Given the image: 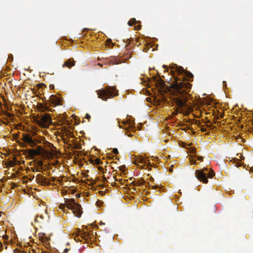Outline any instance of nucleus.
Here are the masks:
<instances>
[{
	"mask_svg": "<svg viewBox=\"0 0 253 253\" xmlns=\"http://www.w3.org/2000/svg\"><path fill=\"white\" fill-rule=\"evenodd\" d=\"M186 88H189L190 86V84H185L184 83H177L175 84V88L174 89L175 96L173 97V100H174L177 106V112L187 114L188 112L189 107L187 104L185 98L182 93L184 92L183 88L184 86Z\"/></svg>",
	"mask_w": 253,
	"mask_h": 253,
	"instance_id": "obj_1",
	"label": "nucleus"
},
{
	"mask_svg": "<svg viewBox=\"0 0 253 253\" xmlns=\"http://www.w3.org/2000/svg\"><path fill=\"white\" fill-rule=\"evenodd\" d=\"M97 95L99 98L103 100H106L107 98L117 96V93L115 87H109L106 90L101 89L97 91Z\"/></svg>",
	"mask_w": 253,
	"mask_h": 253,
	"instance_id": "obj_2",
	"label": "nucleus"
},
{
	"mask_svg": "<svg viewBox=\"0 0 253 253\" xmlns=\"http://www.w3.org/2000/svg\"><path fill=\"white\" fill-rule=\"evenodd\" d=\"M68 208L73 211L74 214L78 217H80L83 213L81 205L77 203L74 199H67L66 201Z\"/></svg>",
	"mask_w": 253,
	"mask_h": 253,
	"instance_id": "obj_3",
	"label": "nucleus"
},
{
	"mask_svg": "<svg viewBox=\"0 0 253 253\" xmlns=\"http://www.w3.org/2000/svg\"><path fill=\"white\" fill-rule=\"evenodd\" d=\"M208 168H204L202 170H196L195 172L196 176L198 179L200 181L203 182L204 183H207L208 182V177L211 178L214 175V173L213 171L209 173L208 175L204 172L205 171H208Z\"/></svg>",
	"mask_w": 253,
	"mask_h": 253,
	"instance_id": "obj_4",
	"label": "nucleus"
},
{
	"mask_svg": "<svg viewBox=\"0 0 253 253\" xmlns=\"http://www.w3.org/2000/svg\"><path fill=\"white\" fill-rule=\"evenodd\" d=\"M21 139L23 142V146L25 147H35L38 142L37 139L33 138L30 134L29 133H23Z\"/></svg>",
	"mask_w": 253,
	"mask_h": 253,
	"instance_id": "obj_5",
	"label": "nucleus"
},
{
	"mask_svg": "<svg viewBox=\"0 0 253 253\" xmlns=\"http://www.w3.org/2000/svg\"><path fill=\"white\" fill-rule=\"evenodd\" d=\"M38 124L42 127H47L52 123L50 116L47 114L42 115L39 120H37Z\"/></svg>",
	"mask_w": 253,
	"mask_h": 253,
	"instance_id": "obj_6",
	"label": "nucleus"
},
{
	"mask_svg": "<svg viewBox=\"0 0 253 253\" xmlns=\"http://www.w3.org/2000/svg\"><path fill=\"white\" fill-rule=\"evenodd\" d=\"M138 168L144 169H149L151 166V163L148 159H134L133 162Z\"/></svg>",
	"mask_w": 253,
	"mask_h": 253,
	"instance_id": "obj_7",
	"label": "nucleus"
},
{
	"mask_svg": "<svg viewBox=\"0 0 253 253\" xmlns=\"http://www.w3.org/2000/svg\"><path fill=\"white\" fill-rule=\"evenodd\" d=\"M21 164L20 161H18V159H4L2 161L1 165L3 168H9L12 167L16 165H20Z\"/></svg>",
	"mask_w": 253,
	"mask_h": 253,
	"instance_id": "obj_8",
	"label": "nucleus"
},
{
	"mask_svg": "<svg viewBox=\"0 0 253 253\" xmlns=\"http://www.w3.org/2000/svg\"><path fill=\"white\" fill-rule=\"evenodd\" d=\"M88 161L89 162L90 164L92 165H98L97 167L98 169L101 172L104 173V169L102 166H100L101 165L102 166H104L105 167H107V164H108V162H103L101 161V159H88Z\"/></svg>",
	"mask_w": 253,
	"mask_h": 253,
	"instance_id": "obj_9",
	"label": "nucleus"
},
{
	"mask_svg": "<svg viewBox=\"0 0 253 253\" xmlns=\"http://www.w3.org/2000/svg\"><path fill=\"white\" fill-rule=\"evenodd\" d=\"M34 162L36 163L37 166V170L40 171L41 170H45L47 168L46 164L41 161L40 159H34Z\"/></svg>",
	"mask_w": 253,
	"mask_h": 253,
	"instance_id": "obj_10",
	"label": "nucleus"
},
{
	"mask_svg": "<svg viewBox=\"0 0 253 253\" xmlns=\"http://www.w3.org/2000/svg\"><path fill=\"white\" fill-rule=\"evenodd\" d=\"M48 218V216L46 213L44 214H41L37 215L35 218V222H38L41 224H44Z\"/></svg>",
	"mask_w": 253,
	"mask_h": 253,
	"instance_id": "obj_11",
	"label": "nucleus"
},
{
	"mask_svg": "<svg viewBox=\"0 0 253 253\" xmlns=\"http://www.w3.org/2000/svg\"><path fill=\"white\" fill-rule=\"evenodd\" d=\"M242 160L243 159H230L229 161V164L231 166L235 165V166L238 168L243 166L244 163L242 162Z\"/></svg>",
	"mask_w": 253,
	"mask_h": 253,
	"instance_id": "obj_12",
	"label": "nucleus"
},
{
	"mask_svg": "<svg viewBox=\"0 0 253 253\" xmlns=\"http://www.w3.org/2000/svg\"><path fill=\"white\" fill-rule=\"evenodd\" d=\"M49 100L52 104L55 105H58L60 104V98L56 95H51L50 96Z\"/></svg>",
	"mask_w": 253,
	"mask_h": 253,
	"instance_id": "obj_13",
	"label": "nucleus"
},
{
	"mask_svg": "<svg viewBox=\"0 0 253 253\" xmlns=\"http://www.w3.org/2000/svg\"><path fill=\"white\" fill-rule=\"evenodd\" d=\"M38 150H35V149L30 150V151H29L30 155L31 156H35L39 155L42 152V149L40 146H38Z\"/></svg>",
	"mask_w": 253,
	"mask_h": 253,
	"instance_id": "obj_14",
	"label": "nucleus"
},
{
	"mask_svg": "<svg viewBox=\"0 0 253 253\" xmlns=\"http://www.w3.org/2000/svg\"><path fill=\"white\" fill-rule=\"evenodd\" d=\"M179 72L182 74H184L185 76H186L189 78H191L193 76L192 74L190 72H188L187 71H185L181 67L179 68Z\"/></svg>",
	"mask_w": 253,
	"mask_h": 253,
	"instance_id": "obj_15",
	"label": "nucleus"
},
{
	"mask_svg": "<svg viewBox=\"0 0 253 253\" xmlns=\"http://www.w3.org/2000/svg\"><path fill=\"white\" fill-rule=\"evenodd\" d=\"M91 234L90 233H86L85 232L82 233L81 237L85 240L90 238Z\"/></svg>",
	"mask_w": 253,
	"mask_h": 253,
	"instance_id": "obj_16",
	"label": "nucleus"
},
{
	"mask_svg": "<svg viewBox=\"0 0 253 253\" xmlns=\"http://www.w3.org/2000/svg\"><path fill=\"white\" fill-rule=\"evenodd\" d=\"M42 184L43 185H48L50 184L49 181L45 177L43 176V177H42Z\"/></svg>",
	"mask_w": 253,
	"mask_h": 253,
	"instance_id": "obj_17",
	"label": "nucleus"
},
{
	"mask_svg": "<svg viewBox=\"0 0 253 253\" xmlns=\"http://www.w3.org/2000/svg\"><path fill=\"white\" fill-rule=\"evenodd\" d=\"M82 159H73V162L75 164L79 165L81 167H83L84 164L82 163Z\"/></svg>",
	"mask_w": 253,
	"mask_h": 253,
	"instance_id": "obj_18",
	"label": "nucleus"
},
{
	"mask_svg": "<svg viewBox=\"0 0 253 253\" xmlns=\"http://www.w3.org/2000/svg\"><path fill=\"white\" fill-rule=\"evenodd\" d=\"M42 177H43V176L41 174H38L36 176V181L38 183L42 184Z\"/></svg>",
	"mask_w": 253,
	"mask_h": 253,
	"instance_id": "obj_19",
	"label": "nucleus"
},
{
	"mask_svg": "<svg viewBox=\"0 0 253 253\" xmlns=\"http://www.w3.org/2000/svg\"><path fill=\"white\" fill-rule=\"evenodd\" d=\"M65 65L68 67L70 68L71 67L74 66L75 63L74 61H71L70 60H68L65 62Z\"/></svg>",
	"mask_w": 253,
	"mask_h": 253,
	"instance_id": "obj_20",
	"label": "nucleus"
},
{
	"mask_svg": "<svg viewBox=\"0 0 253 253\" xmlns=\"http://www.w3.org/2000/svg\"><path fill=\"white\" fill-rule=\"evenodd\" d=\"M136 23V20L135 18H133L131 20H129L128 22V24L129 25L131 26L133 24H135Z\"/></svg>",
	"mask_w": 253,
	"mask_h": 253,
	"instance_id": "obj_21",
	"label": "nucleus"
},
{
	"mask_svg": "<svg viewBox=\"0 0 253 253\" xmlns=\"http://www.w3.org/2000/svg\"><path fill=\"white\" fill-rule=\"evenodd\" d=\"M146 186L147 187V186ZM147 186H148L149 187H150V186H151L152 188L154 189H156L158 187V186H156V185L151 186L149 183H147Z\"/></svg>",
	"mask_w": 253,
	"mask_h": 253,
	"instance_id": "obj_22",
	"label": "nucleus"
},
{
	"mask_svg": "<svg viewBox=\"0 0 253 253\" xmlns=\"http://www.w3.org/2000/svg\"><path fill=\"white\" fill-rule=\"evenodd\" d=\"M190 162H191V165H196L197 164L196 162H195V159H190Z\"/></svg>",
	"mask_w": 253,
	"mask_h": 253,
	"instance_id": "obj_23",
	"label": "nucleus"
},
{
	"mask_svg": "<svg viewBox=\"0 0 253 253\" xmlns=\"http://www.w3.org/2000/svg\"><path fill=\"white\" fill-rule=\"evenodd\" d=\"M125 168H126V166L125 165L121 166L119 167L120 170L122 171H124L125 169Z\"/></svg>",
	"mask_w": 253,
	"mask_h": 253,
	"instance_id": "obj_24",
	"label": "nucleus"
},
{
	"mask_svg": "<svg viewBox=\"0 0 253 253\" xmlns=\"http://www.w3.org/2000/svg\"><path fill=\"white\" fill-rule=\"evenodd\" d=\"M173 166H174V165H173V164H172V165H170V169H169V172H172V171H173V169H172V167H173Z\"/></svg>",
	"mask_w": 253,
	"mask_h": 253,
	"instance_id": "obj_25",
	"label": "nucleus"
},
{
	"mask_svg": "<svg viewBox=\"0 0 253 253\" xmlns=\"http://www.w3.org/2000/svg\"><path fill=\"white\" fill-rule=\"evenodd\" d=\"M113 153L115 154H117L118 153V150L117 148H114L113 150Z\"/></svg>",
	"mask_w": 253,
	"mask_h": 253,
	"instance_id": "obj_26",
	"label": "nucleus"
},
{
	"mask_svg": "<svg viewBox=\"0 0 253 253\" xmlns=\"http://www.w3.org/2000/svg\"><path fill=\"white\" fill-rule=\"evenodd\" d=\"M140 26L139 25H137L135 27V30H138L140 29Z\"/></svg>",
	"mask_w": 253,
	"mask_h": 253,
	"instance_id": "obj_27",
	"label": "nucleus"
},
{
	"mask_svg": "<svg viewBox=\"0 0 253 253\" xmlns=\"http://www.w3.org/2000/svg\"><path fill=\"white\" fill-rule=\"evenodd\" d=\"M85 118H86L87 119H89L90 118V115L88 114H86L85 115Z\"/></svg>",
	"mask_w": 253,
	"mask_h": 253,
	"instance_id": "obj_28",
	"label": "nucleus"
},
{
	"mask_svg": "<svg viewBox=\"0 0 253 253\" xmlns=\"http://www.w3.org/2000/svg\"><path fill=\"white\" fill-rule=\"evenodd\" d=\"M69 250L67 248H66L64 250L63 253H66L68 252Z\"/></svg>",
	"mask_w": 253,
	"mask_h": 253,
	"instance_id": "obj_29",
	"label": "nucleus"
},
{
	"mask_svg": "<svg viewBox=\"0 0 253 253\" xmlns=\"http://www.w3.org/2000/svg\"><path fill=\"white\" fill-rule=\"evenodd\" d=\"M145 181L144 180H142V182L139 183V185H143L145 183Z\"/></svg>",
	"mask_w": 253,
	"mask_h": 253,
	"instance_id": "obj_30",
	"label": "nucleus"
},
{
	"mask_svg": "<svg viewBox=\"0 0 253 253\" xmlns=\"http://www.w3.org/2000/svg\"><path fill=\"white\" fill-rule=\"evenodd\" d=\"M3 238L4 239H8V237L7 236H3Z\"/></svg>",
	"mask_w": 253,
	"mask_h": 253,
	"instance_id": "obj_31",
	"label": "nucleus"
},
{
	"mask_svg": "<svg viewBox=\"0 0 253 253\" xmlns=\"http://www.w3.org/2000/svg\"><path fill=\"white\" fill-rule=\"evenodd\" d=\"M140 158L142 159V158H144L143 156H141ZM146 158H148L146 157Z\"/></svg>",
	"mask_w": 253,
	"mask_h": 253,
	"instance_id": "obj_32",
	"label": "nucleus"
},
{
	"mask_svg": "<svg viewBox=\"0 0 253 253\" xmlns=\"http://www.w3.org/2000/svg\"><path fill=\"white\" fill-rule=\"evenodd\" d=\"M150 180L152 181V180H154V179H153V178L151 177V178H150Z\"/></svg>",
	"mask_w": 253,
	"mask_h": 253,
	"instance_id": "obj_33",
	"label": "nucleus"
},
{
	"mask_svg": "<svg viewBox=\"0 0 253 253\" xmlns=\"http://www.w3.org/2000/svg\"><path fill=\"white\" fill-rule=\"evenodd\" d=\"M239 157H240V158H243L242 157V155H241V156H239Z\"/></svg>",
	"mask_w": 253,
	"mask_h": 253,
	"instance_id": "obj_34",
	"label": "nucleus"
},
{
	"mask_svg": "<svg viewBox=\"0 0 253 253\" xmlns=\"http://www.w3.org/2000/svg\"><path fill=\"white\" fill-rule=\"evenodd\" d=\"M197 158L200 159V158H202V157H198Z\"/></svg>",
	"mask_w": 253,
	"mask_h": 253,
	"instance_id": "obj_35",
	"label": "nucleus"
},
{
	"mask_svg": "<svg viewBox=\"0 0 253 253\" xmlns=\"http://www.w3.org/2000/svg\"><path fill=\"white\" fill-rule=\"evenodd\" d=\"M76 195H77V197H80V195L78 194H77Z\"/></svg>",
	"mask_w": 253,
	"mask_h": 253,
	"instance_id": "obj_36",
	"label": "nucleus"
},
{
	"mask_svg": "<svg viewBox=\"0 0 253 253\" xmlns=\"http://www.w3.org/2000/svg\"><path fill=\"white\" fill-rule=\"evenodd\" d=\"M198 160H203V159H198Z\"/></svg>",
	"mask_w": 253,
	"mask_h": 253,
	"instance_id": "obj_37",
	"label": "nucleus"
},
{
	"mask_svg": "<svg viewBox=\"0 0 253 253\" xmlns=\"http://www.w3.org/2000/svg\"><path fill=\"white\" fill-rule=\"evenodd\" d=\"M92 226H93V227H94V226L93 225V224H92Z\"/></svg>",
	"mask_w": 253,
	"mask_h": 253,
	"instance_id": "obj_38",
	"label": "nucleus"
},
{
	"mask_svg": "<svg viewBox=\"0 0 253 253\" xmlns=\"http://www.w3.org/2000/svg\"><path fill=\"white\" fill-rule=\"evenodd\" d=\"M92 226H93V227H94V226L93 225V224H92Z\"/></svg>",
	"mask_w": 253,
	"mask_h": 253,
	"instance_id": "obj_39",
	"label": "nucleus"
},
{
	"mask_svg": "<svg viewBox=\"0 0 253 253\" xmlns=\"http://www.w3.org/2000/svg\"><path fill=\"white\" fill-rule=\"evenodd\" d=\"M107 159L111 158L110 157L107 158Z\"/></svg>",
	"mask_w": 253,
	"mask_h": 253,
	"instance_id": "obj_40",
	"label": "nucleus"
},
{
	"mask_svg": "<svg viewBox=\"0 0 253 253\" xmlns=\"http://www.w3.org/2000/svg\"><path fill=\"white\" fill-rule=\"evenodd\" d=\"M1 212H0V216H1Z\"/></svg>",
	"mask_w": 253,
	"mask_h": 253,
	"instance_id": "obj_41",
	"label": "nucleus"
}]
</instances>
